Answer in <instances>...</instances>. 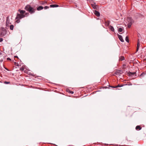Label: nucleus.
Returning <instances> with one entry per match:
<instances>
[{
  "instance_id": "obj_1",
  "label": "nucleus",
  "mask_w": 146,
  "mask_h": 146,
  "mask_svg": "<svg viewBox=\"0 0 146 146\" xmlns=\"http://www.w3.org/2000/svg\"><path fill=\"white\" fill-rule=\"evenodd\" d=\"M18 11L20 12V14H17L15 18L16 22L17 23L20 22V19L24 18L25 17H27L29 15V13H25V11L24 10L19 9Z\"/></svg>"
},
{
  "instance_id": "obj_2",
  "label": "nucleus",
  "mask_w": 146,
  "mask_h": 146,
  "mask_svg": "<svg viewBox=\"0 0 146 146\" xmlns=\"http://www.w3.org/2000/svg\"><path fill=\"white\" fill-rule=\"evenodd\" d=\"M25 9L27 11H29L31 14L35 12V9L31 7V6L30 5H27L25 6Z\"/></svg>"
},
{
  "instance_id": "obj_3",
  "label": "nucleus",
  "mask_w": 146,
  "mask_h": 146,
  "mask_svg": "<svg viewBox=\"0 0 146 146\" xmlns=\"http://www.w3.org/2000/svg\"><path fill=\"white\" fill-rule=\"evenodd\" d=\"M127 26L128 27L130 28L134 21L130 17L127 18Z\"/></svg>"
},
{
  "instance_id": "obj_4",
  "label": "nucleus",
  "mask_w": 146,
  "mask_h": 146,
  "mask_svg": "<svg viewBox=\"0 0 146 146\" xmlns=\"http://www.w3.org/2000/svg\"><path fill=\"white\" fill-rule=\"evenodd\" d=\"M6 34L5 31H1L0 34V36L3 37Z\"/></svg>"
},
{
  "instance_id": "obj_5",
  "label": "nucleus",
  "mask_w": 146,
  "mask_h": 146,
  "mask_svg": "<svg viewBox=\"0 0 146 146\" xmlns=\"http://www.w3.org/2000/svg\"><path fill=\"white\" fill-rule=\"evenodd\" d=\"M118 36L119 38V40L122 42H123L124 41L123 39V38L122 36L120 35H118Z\"/></svg>"
},
{
  "instance_id": "obj_6",
  "label": "nucleus",
  "mask_w": 146,
  "mask_h": 146,
  "mask_svg": "<svg viewBox=\"0 0 146 146\" xmlns=\"http://www.w3.org/2000/svg\"><path fill=\"white\" fill-rule=\"evenodd\" d=\"M94 13L97 17L99 16L100 15V13L99 12L96 11H94Z\"/></svg>"
},
{
  "instance_id": "obj_7",
  "label": "nucleus",
  "mask_w": 146,
  "mask_h": 146,
  "mask_svg": "<svg viewBox=\"0 0 146 146\" xmlns=\"http://www.w3.org/2000/svg\"><path fill=\"white\" fill-rule=\"evenodd\" d=\"M140 46V44L139 42V40H138V41L137 44V52L138 51V50Z\"/></svg>"
},
{
  "instance_id": "obj_8",
  "label": "nucleus",
  "mask_w": 146,
  "mask_h": 146,
  "mask_svg": "<svg viewBox=\"0 0 146 146\" xmlns=\"http://www.w3.org/2000/svg\"><path fill=\"white\" fill-rule=\"evenodd\" d=\"M43 9V7L41 6H40L37 7V9L38 11H40Z\"/></svg>"
},
{
  "instance_id": "obj_9",
  "label": "nucleus",
  "mask_w": 146,
  "mask_h": 146,
  "mask_svg": "<svg viewBox=\"0 0 146 146\" xmlns=\"http://www.w3.org/2000/svg\"><path fill=\"white\" fill-rule=\"evenodd\" d=\"M109 28L112 31L114 32V29L113 26L110 25L109 26Z\"/></svg>"
},
{
  "instance_id": "obj_10",
  "label": "nucleus",
  "mask_w": 146,
  "mask_h": 146,
  "mask_svg": "<svg viewBox=\"0 0 146 146\" xmlns=\"http://www.w3.org/2000/svg\"><path fill=\"white\" fill-rule=\"evenodd\" d=\"M141 127L140 126L137 125L135 128V129L137 130H140L141 129Z\"/></svg>"
},
{
  "instance_id": "obj_11",
  "label": "nucleus",
  "mask_w": 146,
  "mask_h": 146,
  "mask_svg": "<svg viewBox=\"0 0 146 146\" xmlns=\"http://www.w3.org/2000/svg\"><path fill=\"white\" fill-rule=\"evenodd\" d=\"M124 85H120L119 84H118V85L116 86H113V87H111L113 88H117V87H120L123 86Z\"/></svg>"
},
{
  "instance_id": "obj_12",
  "label": "nucleus",
  "mask_w": 146,
  "mask_h": 146,
  "mask_svg": "<svg viewBox=\"0 0 146 146\" xmlns=\"http://www.w3.org/2000/svg\"><path fill=\"white\" fill-rule=\"evenodd\" d=\"M58 7V5H50V7Z\"/></svg>"
},
{
  "instance_id": "obj_13",
  "label": "nucleus",
  "mask_w": 146,
  "mask_h": 146,
  "mask_svg": "<svg viewBox=\"0 0 146 146\" xmlns=\"http://www.w3.org/2000/svg\"><path fill=\"white\" fill-rule=\"evenodd\" d=\"M124 59V57L123 56H121L120 58H119V60H120L122 61Z\"/></svg>"
},
{
  "instance_id": "obj_14",
  "label": "nucleus",
  "mask_w": 146,
  "mask_h": 146,
  "mask_svg": "<svg viewBox=\"0 0 146 146\" xmlns=\"http://www.w3.org/2000/svg\"><path fill=\"white\" fill-rule=\"evenodd\" d=\"M123 29L122 28H120L118 30V31L119 32H121L123 31Z\"/></svg>"
},
{
  "instance_id": "obj_15",
  "label": "nucleus",
  "mask_w": 146,
  "mask_h": 146,
  "mask_svg": "<svg viewBox=\"0 0 146 146\" xmlns=\"http://www.w3.org/2000/svg\"><path fill=\"white\" fill-rule=\"evenodd\" d=\"M14 26L13 25H11L10 26V29L11 30H13V29Z\"/></svg>"
},
{
  "instance_id": "obj_16",
  "label": "nucleus",
  "mask_w": 146,
  "mask_h": 146,
  "mask_svg": "<svg viewBox=\"0 0 146 146\" xmlns=\"http://www.w3.org/2000/svg\"><path fill=\"white\" fill-rule=\"evenodd\" d=\"M92 6L94 9H96L97 8V6L96 5H92Z\"/></svg>"
},
{
  "instance_id": "obj_17",
  "label": "nucleus",
  "mask_w": 146,
  "mask_h": 146,
  "mask_svg": "<svg viewBox=\"0 0 146 146\" xmlns=\"http://www.w3.org/2000/svg\"><path fill=\"white\" fill-rule=\"evenodd\" d=\"M125 40L127 42H129V39H128V37L127 36L126 37V38H125Z\"/></svg>"
},
{
  "instance_id": "obj_18",
  "label": "nucleus",
  "mask_w": 146,
  "mask_h": 146,
  "mask_svg": "<svg viewBox=\"0 0 146 146\" xmlns=\"http://www.w3.org/2000/svg\"><path fill=\"white\" fill-rule=\"evenodd\" d=\"M20 70L21 71H23L24 70V68L23 67H22L21 68H20Z\"/></svg>"
},
{
  "instance_id": "obj_19",
  "label": "nucleus",
  "mask_w": 146,
  "mask_h": 146,
  "mask_svg": "<svg viewBox=\"0 0 146 146\" xmlns=\"http://www.w3.org/2000/svg\"><path fill=\"white\" fill-rule=\"evenodd\" d=\"M1 31H5V29L4 28H1Z\"/></svg>"
},
{
  "instance_id": "obj_20",
  "label": "nucleus",
  "mask_w": 146,
  "mask_h": 146,
  "mask_svg": "<svg viewBox=\"0 0 146 146\" xmlns=\"http://www.w3.org/2000/svg\"><path fill=\"white\" fill-rule=\"evenodd\" d=\"M9 23V21H8V19H7V21H6V25L7 26H8V24Z\"/></svg>"
},
{
  "instance_id": "obj_21",
  "label": "nucleus",
  "mask_w": 146,
  "mask_h": 146,
  "mask_svg": "<svg viewBox=\"0 0 146 146\" xmlns=\"http://www.w3.org/2000/svg\"><path fill=\"white\" fill-rule=\"evenodd\" d=\"M49 8V7L48 6H46L44 7V9H47Z\"/></svg>"
},
{
  "instance_id": "obj_22",
  "label": "nucleus",
  "mask_w": 146,
  "mask_h": 146,
  "mask_svg": "<svg viewBox=\"0 0 146 146\" xmlns=\"http://www.w3.org/2000/svg\"><path fill=\"white\" fill-rule=\"evenodd\" d=\"M4 83L5 84H9L10 83V82H5Z\"/></svg>"
},
{
  "instance_id": "obj_23",
  "label": "nucleus",
  "mask_w": 146,
  "mask_h": 146,
  "mask_svg": "<svg viewBox=\"0 0 146 146\" xmlns=\"http://www.w3.org/2000/svg\"><path fill=\"white\" fill-rule=\"evenodd\" d=\"M3 40V39L2 38H0V42H2Z\"/></svg>"
},
{
  "instance_id": "obj_24",
  "label": "nucleus",
  "mask_w": 146,
  "mask_h": 146,
  "mask_svg": "<svg viewBox=\"0 0 146 146\" xmlns=\"http://www.w3.org/2000/svg\"><path fill=\"white\" fill-rule=\"evenodd\" d=\"M145 73H142V74H141V76H143L144 75H145Z\"/></svg>"
},
{
  "instance_id": "obj_25",
  "label": "nucleus",
  "mask_w": 146,
  "mask_h": 146,
  "mask_svg": "<svg viewBox=\"0 0 146 146\" xmlns=\"http://www.w3.org/2000/svg\"><path fill=\"white\" fill-rule=\"evenodd\" d=\"M69 92H70V93H71V94H73V93H74L73 92V91H70Z\"/></svg>"
},
{
  "instance_id": "obj_26",
  "label": "nucleus",
  "mask_w": 146,
  "mask_h": 146,
  "mask_svg": "<svg viewBox=\"0 0 146 146\" xmlns=\"http://www.w3.org/2000/svg\"><path fill=\"white\" fill-rule=\"evenodd\" d=\"M7 60H11V59H10V58H7Z\"/></svg>"
},
{
  "instance_id": "obj_27",
  "label": "nucleus",
  "mask_w": 146,
  "mask_h": 146,
  "mask_svg": "<svg viewBox=\"0 0 146 146\" xmlns=\"http://www.w3.org/2000/svg\"><path fill=\"white\" fill-rule=\"evenodd\" d=\"M14 57H15V58L16 57V58H18V56H14Z\"/></svg>"
},
{
  "instance_id": "obj_28",
  "label": "nucleus",
  "mask_w": 146,
  "mask_h": 146,
  "mask_svg": "<svg viewBox=\"0 0 146 146\" xmlns=\"http://www.w3.org/2000/svg\"><path fill=\"white\" fill-rule=\"evenodd\" d=\"M5 69H6L7 70H8L6 68H5Z\"/></svg>"
},
{
  "instance_id": "obj_29",
  "label": "nucleus",
  "mask_w": 146,
  "mask_h": 146,
  "mask_svg": "<svg viewBox=\"0 0 146 146\" xmlns=\"http://www.w3.org/2000/svg\"><path fill=\"white\" fill-rule=\"evenodd\" d=\"M132 85V84H131L130 85Z\"/></svg>"
},
{
  "instance_id": "obj_30",
  "label": "nucleus",
  "mask_w": 146,
  "mask_h": 146,
  "mask_svg": "<svg viewBox=\"0 0 146 146\" xmlns=\"http://www.w3.org/2000/svg\"><path fill=\"white\" fill-rule=\"evenodd\" d=\"M127 85V84H125V85Z\"/></svg>"
}]
</instances>
